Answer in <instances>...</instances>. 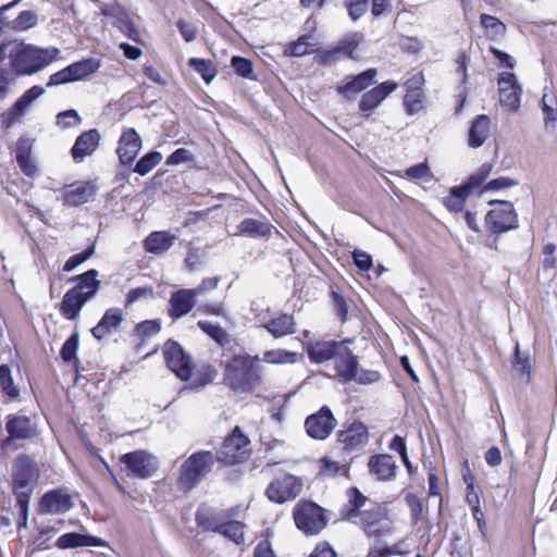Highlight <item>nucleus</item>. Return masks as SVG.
<instances>
[{
    "instance_id": "9b49d317",
    "label": "nucleus",
    "mask_w": 557,
    "mask_h": 557,
    "mask_svg": "<svg viewBox=\"0 0 557 557\" xmlns=\"http://www.w3.org/2000/svg\"><path fill=\"white\" fill-rule=\"evenodd\" d=\"M164 359L169 369L182 381H187L193 374L191 358L184 351L183 347L175 341H168L164 345Z\"/></svg>"
},
{
    "instance_id": "f257e3e1",
    "label": "nucleus",
    "mask_w": 557,
    "mask_h": 557,
    "mask_svg": "<svg viewBox=\"0 0 557 557\" xmlns=\"http://www.w3.org/2000/svg\"><path fill=\"white\" fill-rule=\"evenodd\" d=\"M60 52L55 47L39 48L18 38L4 39L0 42V65L9 59L8 69L16 77L30 76L57 60Z\"/></svg>"
},
{
    "instance_id": "58836bf2",
    "label": "nucleus",
    "mask_w": 557,
    "mask_h": 557,
    "mask_svg": "<svg viewBox=\"0 0 557 557\" xmlns=\"http://www.w3.org/2000/svg\"><path fill=\"white\" fill-rule=\"evenodd\" d=\"M244 524L236 520H224L216 533L232 540L236 544L244 543Z\"/></svg>"
},
{
    "instance_id": "72a5a7b5",
    "label": "nucleus",
    "mask_w": 557,
    "mask_h": 557,
    "mask_svg": "<svg viewBox=\"0 0 557 557\" xmlns=\"http://www.w3.org/2000/svg\"><path fill=\"white\" fill-rule=\"evenodd\" d=\"M175 239L176 236L170 232H152L145 239V249L150 253L161 255L173 246Z\"/></svg>"
},
{
    "instance_id": "052dcab7",
    "label": "nucleus",
    "mask_w": 557,
    "mask_h": 557,
    "mask_svg": "<svg viewBox=\"0 0 557 557\" xmlns=\"http://www.w3.org/2000/svg\"><path fill=\"white\" fill-rule=\"evenodd\" d=\"M16 78L7 66L0 65V101L5 99L10 91V86L15 83Z\"/></svg>"
},
{
    "instance_id": "6ab92c4d",
    "label": "nucleus",
    "mask_w": 557,
    "mask_h": 557,
    "mask_svg": "<svg viewBox=\"0 0 557 557\" xmlns=\"http://www.w3.org/2000/svg\"><path fill=\"white\" fill-rule=\"evenodd\" d=\"M72 507V497L63 490L49 491L44 494L39 502V512L45 515L63 513Z\"/></svg>"
},
{
    "instance_id": "e433bc0d",
    "label": "nucleus",
    "mask_w": 557,
    "mask_h": 557,
    "mask_svg": "<svg viewBox=\"0 0 557 557\" xmlns=\"http://www.w3.org/2000/svg\"><path fill=\"white\" fill-rule=\"evenodd\" d=\"M0 387L8 401L20 400L21 391L14 383L11 368L5 363L0 366Z\"/></svg>"
},
{
    "instance_id": "de8ad7c7",
    "label": "nucleus",
    "mask_w": 557,
    "mask_h": 557,
    "mask_svg": "<svg viewBox=\"0 0 557 557\" xmlns=\"http://www.w3.org/2000/svg\"><path fill=\"white\" fill-rule=\"evenodd\" d=\"M545 124L557 120V99L553 94L544 92L541 100Z\"/></svg>"
},
{
    "instance_id": "9d476101",
    "label": "nucleus",
    "mask_w": 557,
    "mask_h": 557,
    "mask_svg": "<svg viewBox=\"0 0 557 557\" xmlns=\"http://www.w3.org/2000/svg\"><path fill=\"white\" fill-rule=\"evenodd\" d=\"M45 94V89L41 86L34 85L27 89L22 96H20L14 103L1 114V126L4 129H10L13 125L21 121L27 109L36 101L39 97Z\"/></svg>"
},
{
    "instance_id": "0eeeda50",
    "label": "nucleus",
    "mask_w": 557,
    "mask_h": 557,
    "mask_svg": "<svg viewBox=\"0 0 557 557\" xmlns=\"http://www.w3.org/2000/svg\"><path fill=\"white\" fill-rule=\"evenodd\" d=\"M296 527L308 535L320 533L327 524L324 510L312 502H301L294 508Z\"/></svg>"
},
{
    "instance_id": "f8f14e48",
    "label": "nucleus",
    "mask_w": 557,
    "mask_h": 557,
    "mask_svg": "<svg viewBox=\"0 0 557 557\" xmlns=\"http://www.w3.org/2000/svg\"><path fill=\"white\" fill-rule=\"evenodd\" d=\"M131 473L139 479H148L158 470V459L146 450H134L120 458Z\"/></svg>"
},
{
    "instance_id": "dca6fc26",
    "label": "nucleus",
    "mask_w": 557,
    "mask_h": 557,
    "mask_svg": "<svg viewBox=\"0 0 557 557\" xmlns=\"http://www.w3.org/2000/svg\"><path fill=\"white\" fill-rule=\"evenodd\" d=\"M141 138L135 128H125L119 139L116 153L123 165H131L141 149Z\"/></svg>"
},
{
    "instance_id": "69168bd1",
    "label": "nucleus",
    "mask_w": 557,
    "mask_h": 557,
    "mask_svg": "<svg viewBox=\"0 0 557 557\" xmlns=\"http://www.w3.org/2000/svg\"><path fill=\"white\" fill-rule=\"evenodd\" d=\"M405 499H406V504L408 505V507L410 509L411 520L413 523H417L422 517V512H423L422 502H421L420 497H418L414 494H407Z\"/></svg>"
},
{
    "instance_id": "ddd939ff",
    "label": "nucleus",
    "mask_w": 557,
    "mask_h": 557,
    "mask_svg": "<svg viewBox=\"0 0 557 557\" xmlns=\"http://www.w3.org/2000/svg\"><path fill=\"white\" fill-rule=\"evenodd\" d=\"M336 425L337 421L327 406L310 414L305 422L308 435L320 441L327 438Z\"/></svg>"
},
{
    "instance_id": "c9c22d12",
    "label": "nucleus",
    "mask_w": 557,
    "mask_h": 557,
    "mask_svg": "<svg viewBox=\"0 0 557 557\" xmlns=\"http://www.w3.org/2000/svg\"><path fill=\"white\" fill-rule=\"evenodd\" d=\"M272 227L269 222L248 218L239 223L238 231L249 237H265L270 235Z\"/></svg>"
},
{
    "instance_id": "5fc2aeb1",
    "label": "nucleus",
    "mask_w": 557,
    "mask_h": 557,
    "mask_svg": "<svg viewBox=\"0 0 557 557\" xmlns=\"http://www.w3.org/2000/svg\"><path fill=\"white\" fill-rule=\"evenodd\" d=\"M308 36H301L292 42L286 49V53L293 57H302L314 51L312 45L308 41Z\"/></svg>"
},
{
    "instance_id": "473e14b6",
    "label": "nucleus",
    "mask_w": 557,
    "mask_h": 557,
    "mask_svg": "<svg viewBox=\"0 0 557 557\" xmlns=\"http://www.w3.org/2000/svg\"><path fill=\"white\" fill-rule=\"evenodd\" d=\"M30 144L28 139L20 138L16 143L15 158L21 171L29 177L37 174V165L30 157Z\"/></svg>"
},
{
    "instance_id": "f03ea898",
    "label": "nucleus",
    "mask_w": 557,
    "mask_h": 557,
    "mask_svg": "<svg viewBox=\"0 0 557 557\" xmlns=\"http://www.w3.org/2000/svg\"><path fill=\"white\" fill-rule=\"evenodd\" d=\"M258 358L235 355L224 364V383L236 393H250L261 383V367Z\"/></svg>"
},
{
    "instance_id": "412c9836",
    "label": "nucleus",
    "mask_w": 557,
    "mask_h": 557,
    "mask_svg": "<svg viewBox=\"0 0 557 557\" xmlns=\"http://www.w3.org/2000/svg\"><path fill=\"white\" fill-rule=\"evenodd\" d=\"M228 518L224 510L201 504L197 508L195 521L202 531L216 533L222 522Z\"/></svg>"
},
{
    "instance_id": "ea45409f",
    "label": "nucleus",
    "mask_w": 557,
    "mask_h": 557,
    "mask_svg": "<svg viewBox=\"0 0 557 557\" xmlns=\"http://www.w3.org/2000/svg\"><path fill=\"white\" fill-rule=\"evenodd\" d=\"M37 22V14L34 11L26 10L22 11L14 20H8L7 27L14 32H22L36 26Z\"/></svg>"
},
{
    "instance_id": "4be33fe9",
    "label": "nucleus",
    "mask_w": 557,
    "mask_h": 557,
    "mask_svg": "<svg viewBox=\"0 0 557 557\" xmlns=\"http://www.w3.org/2000/svg\"><path fill=\"white\" fill-rule=\"evenodd\" d=\"M368 469L377 481H392L396 478L397 465L392 455L377 454L370 457Z\"/></svg>"
},
{
    "instance_id": "37998d69",
    "label": "nucleus",
    "mask_w": 557,
    "mask_h": 557,
    "mask_svg": "<svg viewBox=\"0 0 557 557\" xmlns=\"http://www.w3.org/2000/svg\"><path fill=\"white\" fill-rule=\"evenodd\" d=\"M163 159V156L159 151H149L143 156L135 164L133 171L140 176L147 175L152 169H154Z\"/></svg>"
},
{
    "instance_id": "338daca9",
    "label": "nucleus",
    "mask_w": 557,
    "mask_h": 557,
    "mask_svg": "<svg viewBox=\"0 0 557 557\" xmlns=\"http://www.w3.org/2000/svg\"><path fill=\"white\" fill-rule=\"evenodd\" d=\"M219 283L220 278L218 276L206 277L198 286L189 289L196 298L205 295L208 292L214 290L219 286Z\"/></svg>"
},
{
    "instance_id": "a19ab883",
    "label": "nucleus",
    "mask_w": 557,
    "mask_h": 557,
    "mask_svg": "<svg viewBox=\"0 0 557 557\" xmlns=\"http://www.w3.org/2000/svg\"><path fill=\"white\" fill-rule=\"evenodd\" d=\"M481 24L486 30V35L491 39L502 38L506 35L507 27L497 17L488 14H481Z\"/></svg>"
},
{
    "instance_id": "a211bd4d",
    "label": "nucleus",
    "mask_w": 557,
    "mask_h": 557,
    "mask_svg": "<svg viewBox=\"0 0 557 557\" xmlns=\"http://www.w3.org/2000/svg\"><path fill=\"white\" fill-rule=\"evenodd\" d=\"M376 75V69H368L356 76H347L342 84L337 85L336 90L339 95L350 99L373 85Z\"/></svg>"
},
{
    "instance_id": "1a4fd4ad",
    "label": "nucleus",
    "mask_w": 557,
    "mask_h": 557,
    "mask_svg": "<svg viewBox=\"0 0 557 557\" xmlns=\"http://www.w3.org/2000/svg\"><path fill=\"white\" fill-rule=\"evenodd\" d=\"M360 527L368 536H381L392 531L393 522L386 508L373 505L360 513Z\"/></svg>"
},
{
    "instance_id": "4d7b16f0",
    "label": "nucleus",
    "mask_w": 557,
    "mask_h": 557,
    "mask_svg": "<svg viewBox=\"0 0 557 557\" xmlns=\"http://www.w3.org/2000/svg\"><path fill=\"white\" fill-rule=\"evenodd\" d=\"M422 98L423 95L421 90H417V88L407 90V94L404 98V103L409 114H414L422 109Z\"/></svg>"
},
{
    "instance_id": "f704fd0d",
    "label": "nucleus",
    "mask_w": 557,
    "mask_h": 557,
    "mask_svg": "<svg viewBox=\"0 0 557 557\" xmlns=\"http://www.w3.org/2000/svg\"><path fill=\"white\" fill-rule=\"evenodd\" d=\"M348 503L342 509V516L346 519L360 517V509L366 505L368 498L357 488L349 487L346 492Z\"/></svg>"
},
{
    "instance_id": "a18cd8bd",
    "label": "nucleus",
    "mask_w": 557,
    "mask_h": 557,
    "mask_svg": "<svg viewBox=\"0 0 557 557\" xmlns=\"http://www.w3.org/2000/svg\"><path fill=\"white\" fill-rule=\"evenodd\" d=\"M297 352L288 351L285 349L268 350L263 354L262 360L268 363L283 364L295 363L297 361Z\"/></svg>"
},
{
    "instance_id": "c03bdc74",
    "label": "nucleus",
    "mask_w": 557,
    "mask_h": 557,
    "mask_svg": "<svg viewBox=\"0 0 557 557\" xmlns=\"http://www.w3.org/2000/svg\"><path fill=\"white\" fill-rule=\"evenodd\" d=\"M190 67L201 75L206 83H210L218 74V70L211 60L191 58L188 61Z\"/></svg>"
},
{
    "instance_id": "680f3d73",
    "label": "nucleus",
    "mask_w": 557,
    "mask_h": 557,
    "mask_svg": "<svg viewBox=\"0 0 557 557\" xmlns=\"http://www.w3.org/2000/svg\"><path fill=\"white\" fill-rule=\"evenodd\" d=\"M55 545L61 549L83 547V534L70 532L61 535Z\"/></svg>"
},
{
    "instance_id": "e2e57ef3",
    "label": "nucleus",
    "mask_w": 557,
    "mask_h": 557,
    "mask_svg": "<svg viewBox=\"0 0 557 557\" xmlns=\"http://www.w3.org/2000/svg\"><path fill=\"white\" fill-rule=\"evenodd\" d=\"M370 0H346L345 5L348 10V14L350 18L356 22L358 21L367 11L368 4Z\"/></svg>"
},
{
    "instance_id": "39448f33",
    "label": "nucleus",
    "mask_w": 557,
    "mask_h": 557,
    "mask_svg": "<svg viewBox=\"0 0 557 557\" xmlns=\"http://www.w3.org/2000/svg\"><path fill=\"white\" fill-rule=\"evenodd\" d=\"M250 440L243 433L239 426L224 440L216 451V460L227 466L245 462L251 455Z\"/></svg>"
},
{
    "instance_id": "864d4df0",
    "label": "nucleus",
    "mask_w": 557,
    "mask_h": 557,
    "mask_svg": "<svg viewBox=\"0 0 557 557\" xmlns=\"http://www.w3.org/2000/svg\"><path fill=\"white\" fill-rule=\"evenodd\" d=\"M231 65L239 76L248 79H255L252 62L249 59L234 55L231 60Z\"/></svg>"
},
{
    "instance_id": "2f4dec72",
    "label": "nucleus",
    "mask_w": 557,
    "mask_h": 557,
    "mask_svg": "<svg viewBox=\"0 0 557 557\" xmlns=\"http://www.w3.org/2000/svg\"><path fill=\"white\" fill-rule=\"evenodd\" d=\"M263 327L274 337L281 338L296 332V322L292 314L281 313L269 320Z\"/></svg>"
},
{
    "instance_id": "aec40b11",
    "label": "nucleus",
    "mask_w": 557,
    "mask_h": 557,
    "mask_svg": "<svg viewBox=\"0 0 557 557\" xmlns=\"http://www.w3.org/2000/svg\"><path fill=\"white\" fill-rule=\"evenodd\" d=\"M350 343V339L342 341V345L332 359L334 361V368L337 376H339L344 382H349V376H351L350 374L356 367L359 366L358 357L354 355L348 347V344Z\"/></svg>"
},
{
    "instance_id": "3c124183",
    "label": "nucleus",
    "mask_w": 557,
    "mask_h": 557,
    "mask_svg": "<svg viewBox=\"0 0 557 557\" xmlns=\"http://www.w3.org/2000/svg\"><path fill=\"white\" fill-rule=\"evenodd\" d=\"M79 346V334L73 333L63 344L60 356L64 362H71L76 359V352Z\"/></svg>"
},
{
    "instance_id": "423d86ee",
    "label": "nucleus",
    "mask_w": 557,
    "mask_h": 557,
    "mask_svg": "<svg viewBox=\"0 0 557 557\" xmlns=\"http://www.w3.org/2000/svg\"><path fill=\"white\" fill-rule=\"evenodd\" d=\"M494 206L485 215V225L492 234H502L519 226L518 215L513 205L507 200H492Z\"/></svg>"
},
{
    "instance_id": "a878e982",
    "label": "nucleus",
    "mask_w": 557,
    "mask_h": 557,
    "mask_svg": "<svg viewBox=\"0 0 557 557\" xmlns=\"http://www.w3.org/2000/svg\"><path fill=\"white\" fill-rule=\"evenodd\" d=\"M397 86V83L386 81L364 92L359 102L360 111L369 112L375 109Z\"/></svg>"
},
{
    "instance_id": "7c9ffc66",
    "label": "nucleus",
    "mask_w": 557,
    "mask_h": 557,
    "mask_svg": "<svg viewBox=\"0 0 557 557\" xmlns=\"http://www.w3.org/2000/svg\"><path fill=\"white\" fill-rule=\"evenodd\" d=\"M87 301L76 289L70 288L63 296L60 312L66 320H75Z\"/></svg>"
},
{
    "instance_id": "49530a36",
    "label": "nucleus",
    "mask_w": 557,
    "mask_h": 557,
    "mask_svg": "<svg viewBox=\"0 0 557 557\" xmlns=\"http://www.w3.org/2000/svg\"><path fill=\"white\" fill-rule=\"evenodd\" d=\"M458 186L449 189V195L443 199L444 206L450 212H460L465 208L467 198L469 197L465 191H458Z\"/></svg>"
},
{
    "instance_id": "bf43d9fd",
    "label": "nucleus",
    "mask_w": 557,
    "mask_h": 557,
    "mask_svg": "<svg viewBox=\"0 0 557 557\" xmlns=\"http://www.w3.org/2000/svg\"><path fill=\"white\" fill-rule=\"evenodd\" d=\"M121 15L117 16L119 28L133 41H140V33L134 26L133 22L127 17V15L123 12H120Z\"/></svg>"
},
{
    "instance_id": "603ef678",
    "label": "nucleus",
    "mask_w": 557,
    "mask_h": 557,
    "mask_svg": "<svg viewBox=\"0 0 557 557\" xmlns=\"http://www.w3.org/2000/svg\"><path fill=\"white\" fill-rule=\"evenodd\" d=\"M55 124L62 129L78 126L82 124V117L74 109H69L57 114Z\"/></svg>"
},
{
    "instance_id": "09e8293b",
    "label": "nucleus",
    "mask_w": 557,
    "mask_h": 557,
    "mask_svg": "<svg viewBox=\"0 0 557 557\" xmlns=\"http://www.w3.org/2000/svg\"><path fill=\"white\" fill-rule=\"evenodd\" d=\"M206 259V252L200 248L194 247L191 243L187 244V256L185 258V264L187 269L193 272L199 269Z\"/></svg>"
},
{
    "instance_id": "393cba45",
    "label": "nucleus",
    "mask_w": 557,
    "mask_h": 557,
    "mask_svg": "<svg viewBox=\"0 0 557 557\" xmlns=\"http://www.w3.org/2000/svg\"><path fill=\"white\" fill-rule=\"evenodd\" d=\"M123 320L124 314L122 309L116 307L109 308L98 324L94 326L90 332L96 339L101 341L112 334V332L116 331Z\"/></svg>"
},
{
    "instance_id": "bb28decb",
    "label": "nucleus",
    "mask_w": 557,
    "mask_h": 557,
    "mask_svg": "<svg viewBox=\"0 0 557 557\" xmlns=\"http://www.w3.org/2000/svg\"><path fill=\"white\" fill-rule=\"evenodd\" d=\"M369 434L362 422H354L349 428L338 434V441L347 450H355L368 443Z\"/></svg>"
},
{
    "instance_id": "b1692460",
    "label": "nucleus",
    "mask_w": 557,
    "mask_h": 557,
    "mask_svg": "<svg viewBox=\"0 0 557 557\" xmlns=\"http://www.w3.org/2000/svg\"><path fill=\"white\" fill-rule=\"evenodd\" d=\"M97 188L90 182H76L67 185L63 193L64 205L77 207L92 200Z\"/></svg>"
},
{
    "instance_id": "4468645a",
    "label": "nucleus",
    "mask_w": 557,
    "mask_h": 557,
    "mask_svg": "<svg viewBox=\"0 0 557 557\" xmlns=\"http://www.w3.org/2000/svg\"><path fill=\"white\" fill-rule=\"evenodd\" d=\"M499 101L510 111H518L522 88L513 73L503 72L498 77Z\"/></svg>"
},
{
    "instance_id": "2eb2a0df",
    "label": "nucleus",
    "mask_w": 557,
    "mask_h": 557,
    "mask_svg": "<svg viewBox=\"0 0 557 557\" xmlns=\"http://www.w3.org/2000/svg\"><path fill=\"white\" fill-rule=\"evenodd\" d=\"M5 430L8 437L3 441V445L14 441L32 440L37 435L36 424L30 418L22 414H9Z\"/></svg>"
},
{
    "instance_id": "4c0bfd02",
    "label": "nucleus",
    "mask_w": 557,
    "mask_h": 557,
    "mask_svg": "<svg viewBox=\"0 0 557 557\" xmlns=\"http://www.w3.org/2000/svg\"><path fill=\"white\" fill-rule=\"evenodd\" d=\"M70 67L74 81H79L97 72L100 67V60L97 58H87L70 64Z\"/></svg>"
},
{
    "instance_id": "6e6552de",
    "label": "nucleus",
    "mask_w": 557,
    "mask_h": 557,
    "mask_svg": "<svg viewBox=\"0 0 557 557\" xmlns=\"http://www.w3.org/2000/svg\"><path fill=\"white\" fill-rule=\"evenodd\" d=\"M304 482L290 473L276 476L267 487L265 495L270 502L284 504L298 497L302 491Z\"/></svg>"
},
{
    "instance_id": "5701e85b",
    "label": "nucleus",
    "mask_w": 557,
    "mask_h": 557,
    "mask_svg": "<svg viewBox=\"0 0 557 557\" xmlns=\"http://www.w3.org/2000/svg\"><path fill=\"white\" fill-rule=\"evenodd\" d=\"M195 296L189 288L177 289L170 295L168 314L173 320L187 315L195 307Z\"/></svg>"
},
{
    "instance_id": "6e6d98bb",
    "label": "nucleus",
    "mask_w": 557,
    "mask_h": 557,
    "mask_svg": "<svg viewBox=\"0 0 557 557\" xmlns=\"http://www.w3.org/2000/svg\"><path fill=\"white\" fill-rule=\"evenodd\" d=\"M95 253V246L91 245L90 247L86 248L84 251L73 255L67 259L65 262L63 270L65 272H72L75 270L78 265L87 261L89 258H91Z\"/></svg>"
},
{
    "instance_id": "13d9d810",
    "label": "nucleus",
    "mask_w": 557,
    "mask_h": 557,
    "mask_svg": "<svg viewBox=\"0 0 557 557\" xmlns=\"http://www.w3.org/2000/svg\"><path fill=\"white\" fill-rule=\"evenodd\" d=\"M153 294L154 292L152 286H140L133 288L126 294L124 306L128 308L131 305L140 299L153 297Z\"/></svg>"
},
{
    "instance_id": "0e129e2a",
    "label": "nucleus",
    "mask_w": 557,
    "mask_h": 557,
    "mask_svg": "<svg viewBox=\"0 0 557 557\" xmlns=\"http://www.w3.org/2000/svg\"><path fill=\"white\" fill-rule=\"evenodd\" d=\"M136 333L143 337H150L158 334L161 330L159 320H146L136 325Z\"/></svg>"
},
{
    "instance_id": "7ed1b4c3",
    "label": "nucleus",
    "mask_w": 557,
    "mask_h": 557,
    "mask_svg": "<svg viewBox=\"0 0 557 557\" xmlns=\"http://www.w3.org/2000/svg\"><path fill=\"white\" fill-rule=\"evenodd\" d=\"M38 479L39 469L30 456L20 454L12 460L11 487L15 499L30 500Z\"/></svg>"
},
{
    "instance_id": "8fccbe9b",
    "label": "nucleus",
    "mask_w": 557,
    "mask_h": 557,
    "mask_svg": "<svg viewBox=\"0 0 557 557\" xmlns=\"http://www.w3.org/2000/svg\"><path fill=\"white\" fill-rule=\"evenodd\" d=\"M349 381H355L358 384H373L380 381L381 374L374 370L360 369L359 366L352 371Z\"/></svg>"
},
{
    "instance_id": "f3484780",
    "label": "nucleus",
    "mask_w": 557,
    "mask_h": 557,
    "mask_svg": "<svg viewBox=\"0 0 557 557\" xmlns=\"http://www.w3.org/2000/svg\"><path fill=\"white\" fill-rule=\"evenodd\" d=\"M101 135L97 128L83 132L71 148V156L75 163H82L91 157L100 146Z\"/></svg>"
},
{
    "instance_id": "c85d7f7f",
    "label": "nucleus",
    "mask_w": 557,
    "mask_h": 557,
    "mask_svg": "<svg viewBox=\"0 0 557 557\" xmlns=\"http://www.w3.org/2000/svg\"><path fill=\"white\" fill-rule=\"evenodd\" d=\"M341 345L336 341H317L308 344L307 354L312 362L322 363L332 360Z\"/></svg>"
},
{
    "instance_id": "774afa93",
    "label": "nucleus",
    "mask_w": 557,
    "mask_h": 557,
    "mask_svg": "<svg viewBox=\"0 0 557 557\" xmlns=\"http://www.w3.org/2000/svg\"><path fill=\"white\" fill-rule=\"evenodd\" d=\"M194 161V154L186 148H178L174 152H172L168 159V165H177L181 163L191 162Z\"/></svg>"
},
{
    "instance_id": "c756f323",
    "label": "nucleus",
    "mask_w": 557,
    "mask_h": 557,
    "mask_svg": "<svg viewBox=\"0 0 557 557\" xmlns=\"http://www.w3.org/2000/svg\"><path fill=\"white\" fill-rule=\"evenodd\" d=\"M491 120L486 114L478 115L470 125L468 145L471 148L481 147L490 135Z\"/></svg>"
},
{
    "instance_id": "cd10ccee",
    "label": "nucleus",
    "mask_w": 557,
    "mask_h": 557,
    "mask_svg": "<svg viewBox=\"0 0 557 557\" xmlns=\"http://www.w3.org/2000/svg\"><path fill=\"white\" fill-rule=\"evenodd\" d=\"M98 271L95 269H90L83 274L76 275L72 277L70 281L75 282L76 285L72 287L76 289L78 294H81L85 299H92L101 287V283L97 280Z\"/></svg>"
},
{
    "instance_id": "79ce46f5",
    "label": "nucleus",
    "mask_w": 557,
    "mask_h": 557,
    "mask_svg": "<svg viewBox=\"0 0 557 557\" xmlns=\"http://www.w3.org/2000/svg\"><path fill=\"white\" fill-rule=\"evenodd\" d=\"M197 326L220 346H225L230 343V336L227 332L219 324H213L209 321L200 320L197 322Z\"/></svg>"
},
{
    "instance_id": "20e7f679",
    "label": "nucleus",
    "mask_w": 557,
    "mask_h": 557,
    "mask_svg": "<svg viewBox=\"0 0 557 557\" xmlns=\"http://www.w3.org/2000/svg\"><path fill=\"white\" fill-rule=\"evenodd\" d=\"M214 463V456L211 451L200 450L193 454L182 465L178 483L184 491H190L199 481L207 475Z\"/></svg>"
}]
</instances>
